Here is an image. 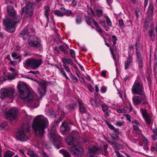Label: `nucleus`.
I'll use <instances>...</instances> for the list:
<instances>
[{"mask_svg":"<svg viewBox=\"0 0 157 157\" xmlns=\"http://www.w3.org/2000/svg\"><path fill=\"white\" fill-rule=\"evenodd\" d=\"M17 88L20 96L26 102L29 107L33 109L36 108L39 105V98L33 91H30L27 85L24 82H19Z\"/></svg>","mask_w":157,"mask_h":157,"instance_id":"nucleus-1","label":"nucleus"},{"mask_svg":"<svg viewBox=\"0 0 157 157\" xmlns=\"http://www.w3.org/2000/svg\"><path fill=\"white\" fill-rule=\"evenodd\" d=\"M49 125L47 118L45 116L39 115L33 119L32 124V128L36 136L38 137H42L44 135L45 129Z\"/></svg>","mask_w":157,"mask_h":157,"instance_id":"nucleus-2","label":"nucleus"},{"mask_svg":"<svg viewBox=\"0 0 157 157\" xmlns=\"http://www.w3.org/2000/svg\"><path fill=\"white\" fill-rule=\"evenodd\" d=\"M21 18L19 16H15L13 19L7 18L4 20L3 24L5 26L6 30L10 32L14 31L15 25L19 22Z\"/></svg>","mask_w":157,"mask_h":157,"instance_id":"nucleus-3","label":"nucleus"},{"mask_svg":"<svg viewBox=\"0 0 157 157\" xmlns=\"http://www.w3.org/2000/svg\"><path fill=\"white\" fill-rule=\"evenodd\" d=\"M42 63L41 59H26L24 63V66L26 68L30 67L33 69L38 68Z\"/></svg>","mask_w":157,"mask_h":157,"instance_id":"nucleus-4","label":"nucleus"},{"mask_svg":"<svg viewBox=\"0 0 157 157\" xmlns=\"http://www.w3.org/2000/svg\"><path fill=\"white\" fill-rule=\"evenodd\" d=\"M16 96L15 90L12 88H3L0 90V98L2 99L7 97L13 98Z\"/></svg>","mask_w":157,"mask_h":157,"instance_id":"nucleus-5","label":"nucleus"},{"mask_svg":"<svg viewBox=\"0 0 157 157\" xmlns=\"http://www.w3.org/2000/svg\"><path fill=\"white\" fill-rule=\"evenodd\" d=\"M48 136L51 141L58 149H59L60 147L59 145L61 144L60 140L61 138L57 134L56 129L54 128L53 131H51Z\"/></svg>","mask_w":157,"mask_h":157,"instance_id":"nucleus-6","label":"nucleus"},{"mask_svg":"<svg viewBox=\"0 0 157 157\" xmlns=\"http://www.w3.org/2000/svg\"><path fill=\"white\" fill-rule=\"evenodd\" d=\"M70 151L75 157H81L84 154L83 148L79 145L74 146L71 147Z\"/></svg>","mask_w":157,"mask_h":157,"instance_id":"nucleus-7","label":"nucleus"},{"mask_svg":"<svg viewBox=\"0 0 157 157\" xmlns=\"http://www.w3.org/2000/svg\"><path fill=\"white\" fill-rule=\"evenodd\" d=\"M132 90L133 94L143 95L144 93L142 85L138 82H136L134 83Z\"/></svg>","mask_w":157,"mask_h":157,"instance_id":"nucleus-8","label":"nucleus"},{"mask_svg":"<svg viewBox=\"0 0 157 157\" xmlns=\"http://www.w3.org/2000/svg\"><path fill=\"white\" fill-rule=\"evenodd\" d=\"M29 45L32 47H38L40 45L39 39L34 36H30L28 41Z\"/></svg>","mask_w":157,"mask_h":157,"instance_id":"nucleus-9","label":"nucleus"},{"mask_svg":"<svg viewBox=\"0 0 157 157\" xmlns=\"http://www.w3.org/2000/svg\"><path fill=\"white\" fill-rule=\"evenodd\" d=\"M18 113V109L16 108L11 109L6 113V117L8 120L12 121L16 118Z\"/></svg>","mask_w":157,"mask_h":157,"instance_id":"nucleus-10","label":"nucleus"},{"mask_svg":"<svg viewBox=\"0 0 157 157\" xmlns=\"http://www.w3.org/2000/svg\"><path fill=\"white\" fill-rule=\"evenodd\" d=\"M16 136L18 140L21 141H26L28 138V136L23 128H20L18 130Z\"/></svg>","mask_w":157,"mask_h":157,"instance_id":"nucleus-11","label":"nucleus"},{"mask_svg":"<svg viewBox=\"0 0 157 157\" xmlns=\"http://www.w3.org/2000/svg\"><path fill=\"white\" fill-rule=\"evenodd\" d=\"M133 102L134 105H138L140 103L144 104L147 102L146 98L145 95L141 97L135 96L132 98Z\"/></svg>","mask_w":157,"mask_h":157,"instance_id":"nucleus-12","label":"nucleus"},{"mask_svg":"<svg viewBox=\"0 0 157 157\" xmlns=\"http://www.w3.org/2000/svg\"><path fill=\"white\" fill-rule=\"evenodd\" d=\"M46 83L44 82H41L39 83L38 90L41 96L44 95L46 93Z\"/></svg>","mask_w":157,"mask_h":157,"instance_id":"nucleus-13","label":"nucleus"},{"mask_svg":"<svg viewBox=\"0 0 157 157\" xmlns=\"http://www.w3.org/2000/svg\"><path fill=\"white\" fill-rule=\"evenodd\" d=\"M70 129V126L66 122L62 123L60 128V131L63 134H65L69 132Z\"/></svg>","mask_w":157,"mask_h":157,"instance_id":"nucleus-14","label":"nucleus"},{"mask_svg":"<svg viewBox=\"0 0 157 157\" xmlns=\"http://www.w3.org/2000/svg\"><path fill=\"white\" fill-rule=\"evenodd\" d=\"M103 151L101 148H98L96 146L93 145H90L89 147V152L88 154H93L95 152L97 153H101Z\"/></svg>","mask_w":157,"mask_h":157,"instance_id":"nucleus-15","label":"nucleus"},{"mask_svg":"<svg viewBox=\"0 0 157 157\" xmlns=\"http://www.w3.org/2000/svg\"><path fill=\"white\" fill-rule=\"evenodd\" d=\"M140 112L146 123L148 124H150V118L149 114L147 113V110L146 109L141 108Z\"/></svg>","mask_w":157,"mask_h":157,"instance_id":"nucleus-16","label":"nucleus"},{"mask_svg":"<svg viewBox=\"0 0 157 157\" xmlns=\"http://www.w3.org/2000/svg\"><path fill=\"white\" fill-rule=\"evenodd\" d=\"M23 12H24L26 16L28 17H30L33 14L32 8L28 6H27L25 8H23L22 13Z\"/></svg>","mask_w":157,"mask_h":157,"instance_id":"nucleus-17","label":"nucleus"},{"mask_svg":"<svg viewBox=\"0 0 157 157\" xmlns=\"http://www.w3.org/2000/svg\"><path fill=\"white\" fill-rule=\"evenodd\" d=\"M7 11L9 15L11 16H15L16 13L13 7L12 6H9L7 7Z\"/></svg>","mask_w":157,"mask_h":157,"instance_id":"nucleus-18","label":"nucleus"},{"mask_svg":"<svg viewBox=\"0 0 157 157\" xmlns=\"http://www.w3.org/2000/svg\"><path fill=\"white\" fill-rule=\"evenodd\" d=\"M132 62V58L130 56H129L127 59V60L125 62L124 66L125 69H127L129 68V67L131 65Z\"/></svg>","mask_w":157,"mask_h":157,"instance_id":"nucleus-19","label":"nucleus"},{"mask_svg":"<svg viewBox=\"0 0 157 157\" xmlns=\"http://www.w3.org/2000/svg\"><path fill=\"white\" fill-rule=\"evenodd\" d=\"M79 107V110L80 112L84 113L86 110L85 107L83 104V102L79 99L78 100Z\"/></svg>","mask_w":157,"mask_h":157,"instance_id":"nucleus-20","label":"nucleus"},{"mask_svg":"<svg viewBox=\"0 0 157 157\" xmlns=\"http://www.w3.org/2000/svg\"><path fill=\"white\" fill-rule=\"evenodd\" d=\"M66 141L68 145H72L74 143V138L71 135H69L66 138Z\"/></svg>","mask_w":157,"mask_h":157,"instance_id":"nucleus-21","label":"nucleus"},{"mask_svg":"<svg viewBox=\"0 0 157 157\" xmlns=\"http://www.w3.org/2000/svg\"><path fill=\"white\" fill-rule=\"evenodd\" d=\"M132 124L134 129L136 131H137V132H138V131L140 132V131L138 128L139 126H140V124L138 122L136 121H135L132 122Z\"/></svg>","mask_w":157,"mask_h":157,"instance_id":"nucleus-22","label":"nucleus"},{"mask_svg":"<svg viewBox=\"0 0 157 157\" xmlns=\"http://www.w3.org/2000/svg\"><path fill=\"white\" fill-rule=\"evenodd\" d=\"M45 15L47 17L48 20V16L50 11V9L49 6H47L44 7Z\"/></svg>","mask_w":157,"mask_h":157,"instance_id":"nucleus-23","label":"nucleus"},{"mask_svg":"<svg viewBox=\"0 0 157 157\" xmlns=\"http://www.w3.org/2000/svg\"><path fill=\"white\" fill-rule=\"evenodd\" d=\"M8 125L6 122H2L0 124V129L2 130L7 128Z\"/></svg>","mask_w":157,"mask_h":157,"instance_id":"nucleus-24","label":"nucleus"},{"mask_svg":"<svg viewBox=\"0 0 157 157\" xmlns=\"http://www.w3.org/2000/svg\"><path fill=\"white\" fill-rule=\"evenodd\" d=\"M21 36L23 37V38L24 39H25V37H24V36H25L26 37H28V30L27 29H25L22 31L21 33Z\"/></svg>","mask_w":157,"mask_h":157,"instance_id":"nucleus-25","label":"nucleus"},{"mask_svg":"<svg viewBox=\"0 0 157 157\" xmlns=\"http://www.w3.org/2000/svg\"><path fill=\"white\" fill-rule=\"evenodd\" d=\"M60 153L63 154L64 157H71L70 154L66 150L61 149L59 150Z\"/></svg>","mask_w":157,"mask_h":157,"instance_id":"nucleus-26","label":"nucleus"},{"mask_svg":"<svg viewBox=\"0 0 157 157\" xmlns=\"http://www.w3.org/2000/svg\"><path fill=\"white\" fill-rule=\"evenodd\" d=\"M153 29H152V28L149 31V36L151 39L153 41L155 40V35L153 33Z\"/></svg>","mask_w":157,"mask_h":157,"instance_id":"nucleus-27","label":"nucleus"},{"mask_svg":"<svg viewBox=\"0 0 157 157\" xmlns=\"http://www.w3.org/2000/svg\"><path fill=\"white\" fill-rule=\"evenodd\" d=\"M55 14L58 17H62L65 15V13L63 12H61L59 10H56L55 11Z\"/></svg>","mask_w":157,"mask_h":157,"instance_id":"nucleus-28","label":"nucleus"},{"mask_svg":"<svg viewBox=\"0 0 157 157\" xmlns=\"http://www.w3.org/2000/svg\"><path fill=\"white\" fill-rule=\"evenodd\" d=\"M27 153L31 157H38L37 155L35 153L30 150L27 151Z\"/></svg>","mask_w":157,"mask_h":157,"instance_id":"nucleus-29","label":"nucleus"},{"mask_svg":"<svg viewBox=\"0 0 157 157\" xmlns=\"http://www.w3.org/2000/svg\"><path fill=\"white\" fill-rule=\"evenodd\" d=\"M14 154V153L11 151H8L5 153L4 157H11Z\"/></svg>","mask_w":157,"mask_h":157,"instance_id":"nucleus-30","label":"nucleus"},{"mask_svg":"<svg viewBox=\"0 0 157 157\" xmlns=\"http://www.w3.org/2000/svg\"><path fill=\"white\" fill-rule=\"evenodd\" d=\"M11 56L14 59H18L19 60V62H20L21 61V56H18L17 53H13L12 54Z\"/></svg>","mask_w":157,"mask_h":157,"instance_id":"nucleus-31","label":"nucleus"},{"mask_svg":"<svg viewBox=\"0 0 157 157\" xmlns=\"http://www.w3.org/2000/svg\"><path fill=\"white\" fill-rule=\"evenodd\" d=\"M137 57H138V59L137 60L139 61V67L140 68H142L143 65V61L142 58L140 57V56L139 54L138 55V53L137 54Z\"/></svg>","mask_w":157,"mask_h":157,"instance_id":"nucleus-32","label":"nucleus"},{"mask_svg":"<svg viewBox=\"0 0 157 157\" xmlns=\"http://www.w3.org/2000/svg\"><path fill=\"white\" fill-rule=\"evenodd\" d=\"M153 12V6L152 4H151L149 6L148 10L147 11L149 14H152Z\"/></svg>","mask_w":157,"mask_h":157,"instance_id":"nucleus-33","label":"nucleus"},{"mask_svg":"<svg viewBox=\"0 0 157 157\" xmlns=\"http://www.w3.org/2000/svg\"><path fill=\"white\" fill-rule=\"evenodd\" d=\"M61 9L62 10H63V13H65V15L67 16H69L71 13V11L70 10H66L64 8H62Z\"/></svg>","mask_w":157,"mask_h":157,"instance_id":"nucleus-34","label":"nucleus"},{"mask_svg":"<svg viewBox=\"0 0 157 157\" xmlns=\"http://www.w3.org/2000/svg\"><path fill=\"white\" fill-rule=\"evenodd\" d=\"M62 61L64 64H66V63H67L71 65L73 64L72 62L69 59H62Z\"/></svg>","mask_w":157,"mask_h":157,"instance_id":"nucleus-35","label":"nucleus"},{"mask_svg":"<svg viewBox=\"0 0 157 157\" xmlns=\"http://www.w3.org/2000/svg\"><path fill=\"white\" fill-rule=\"evenodd\" d=\"M105 17L106 19V23L107 25L109 26H112V23L109 18L107 15H105Z\"/></svg>","mask_w":157,"mask_h":157,"instance_id":"nucleus-36","label":"nucleus"},{"mask_svg":"<svg viewBox=\"0 0 157 157\" xmlns=\"http://www.w3.org/2000/svg\"><path fill=\"white\" fill-rule=\"evenodd\" d=\"M17 75V73L13 72L12 73V75H9L8 76V79L12 80L14 78V76Z\"/></svg>","mask_w":157,"mask_h":157,"instance_id":"nucleus-37","label":"nucleus"},{"mask_svg":"<svg viewBox=\"0 0 157 157\" xmlns=\"http://www.w3.org/2000/svg\"><path fill=\"white\" fill-rule=\"evenodd\" d=\"M18 151H19L20 154L23 155H24L26 151H27V149L25 147H24L23 148L21 149H19Z\"/></svg>","mask_w":157,"mask_h":157,"instance_id":"nucleus-38","label":"nucleus"},{"mask_svg":"<svg viewBox=\"0 0 157 157\" xmlns=\"http://www.w3.org/2000/svg\"><path fill=\"white\" fill-rule=\"evenodd\" d=\"M62 75L67 79H69V78L67 76L66 73L63 68L59 69Z\"/></svg>","mask_w":157,"mask_h":157,"instance_id":"nucleus-39","label":"nucleus"},{"mask_svg":"<svg viewBox=\"0 0 157 157\" xmlns=\"http://www.w3.org/2000/svg\"><path fill=\"white\" fill-rule=\"evenodd\" d=\"M86 21L88 25H90L92 22L93 19L91 18L88 17L86 18Z\"/></svg>","mask_w":157,"mask_h":157,"instance_id":"nucleus-40","label":"nucleus"},{"mask_svg":"<svg viewBox=\"0 0 157 157\" xmlns=\"http://www.w3.org/2000/svg\"><path fill=\"white\" fill-rule=\"evenodd\" d=\"M102 10L101 9L98 10H97L96 13L97 16L99 17H101L102 15Z\"/></svg>","mask_w":157,"mask_h":157,"instance_id":"nucleus-41","label":"nucleus"},{"mask_svg":"<svg viewBox=\"0 0 157 157\" xmlns=\"http://www.w3.org/2000/svg\"><path fill=\"white\" fill-rule=\"evenodd\" d=\"M70 75L71 78L72 79L74 82H78V79L75 76L73 75L71 73L70 74Z\"/></svg>","mask_w":157,"mask_h":157,"instance_id":"nucleus-42","label":"nucleus"},{"mask_svg":"<svg viewBox=\"0 0 157 157\" xmlns=\"http://www.w3.org/2000/svg\"><path fill=\"white\" fill-rule=\"evenodd\" d=\"M103 146L104 147V149L103 151L105 152V153H107V151L108 146L107 144L104 142H103Z\"/></svg>","mask_w":157,"mask_h":157,"instance_id":"nucleus-43","label":"nucleus"},{"mask_svg":"<svg viewBox=\"0 0 157 157\" xmlns=\"http://www.w3.org/2000/svg\"><path fill=\"white\" fill-rule=\"evenodd\" d=\"M63 66L65 69L66 71L68 73L70 72V74L71 73L70 71V68L68 67L67 66L66 64H63Z\"/></svg>","mask_w":157,"mask_h":157,"instance_id":"nucleus-44","label":"nucleus"},{"mask_svg":"<svg viewBox=\"0 0 157 157\" xmlns=\"http://www.w3.org/2000/svg\"><path fill=\"white\" fill-rule=\"evenodd\" d=\"M19 63V61L17 62V61H12L11 60H10V64H11L13 66H15L16 65L17 63Z\"/></svg>","mask_w":157,"mask_h":157,"instance_id":"nucleus-45","label":"nucleus"},{"mask_svg":"<svg viewBox=\"0 0 157 157\" xmlns=\"http://www.w3.org/2000/svg\"><path fill=\"white\" fill-rule=\"evenodd\" d=\"M124 122L123 121H117L116 123V125L118 126H122L124 124Z\"/></svg>","mask_w":157,"mask_h":157,"instance_id":"nucleus-46","label":"nucleus"},{"mask_svg":"<svg viewBox=\"0 0 157 157\" xmlns=\"http://www.w3.org/2000/svg\"><path fill=\"white\" fill-rule=\"evenodd\" d=\"M107 124H108L109 128L110 129L114 130L115 131H117V130H116V129L114 127V126L113 125H112L111 124H110L109 123H107Z\"/></svg>","mask_w":157,"mask_h":157,"instance_id":"nucleus-47","label":"nucleus"},{"mask_svg":"<svg viewBox=\"0 0 157 157\" xmlns=\"http://www.w3.org/2000/svg\"><path fill=\"white\" fill-rule=\"evenodd\" d=\"M82 21L81 18L80 16H78L76 19V22L77 24L80 23Z\"/></svg>","mask_w":157,"mask_h":157,"instance_id":"nucleus-48","label":"nucleus"},{"mask_svg":"<svg viewBox=\"0 0 157 157\" xmlns=\"http://www.w3.org/2000/svg\"><path fill=\"white\" fill-rule=\"evenodd\" d=\"M96 29L97 31L100 34L102 33L103 31H102L100 28L99 25L96 27Z\"/></svg>","mask_w":157,"mask_h":157,"instance_id":"nucleus-49","label":"nucleus"},{"mask_svg":"<svg viewBox=\"0 0 157 157\" xmlns=\"http://www.w3.org/2000/svg\"><path fill=\"white\" fill-rule=\"evenodd\" d=\"M117 111L119 113H124L127 112V109L122 110V109H117Z\"/></svg>","mask_w":157,"mask_h":157,"instance_id":"nucleus-50","label":"nucleus"},{"mask_svg":"<svg viewBox=\"0 0 157 157\" xmlns=\"http://www.w3.org/2000/svg\"><path fill=\"white\" fill-rule=\"evenodd\" d=\"M92 105L93 106H96L97 105V103L96 101L93 99H91L90 101Z\"/></svg>","mask_w":157,"mask_h":157,"instance_id":"nucleus-51","label":"nucleus"},{"mask_svg":"<svg viewBox=\"0 0 157 157\" xmlns=\"http://www.w3.org/2000/svg\"><path fill=\"white\" fill-rule=\"evenodd\" d=\"M110 50L111 51V52L112 56L113 58V59L114 60V61L115 62V65L116 66V56L114 54V52L112 51L111 50V49L110 48Z\"/></svg>","mask_w":157,"mask_h":157,"instance_id":"nucleus-52","label":"nucleus"},{"mask_svg":"<svg viewBox=\"0 0 157 157\" xmlns=\"http://www.w3.org/2000/svg\"><path fill=\"white\" fill-rule=\"evenodd\" d=\"M43 145L48 150H49L50 148V146L48 143H44L43 144Z\"/></svg>","mask_w":157,"mask_h":157,"instance_id":"nucleus-53","label":"nucleus"},{"mask_svg":"<svg viewBox=\"0 0 157 157\" xmlns=\"http://www.w3.org/2000/svg\"><path fill=\"white\" fill-rule=\"evenodd\" d=\"M106 89L107 88L106 87L102 86L101 89V91L102 93H104L106 92Z\"/></svg>","mask_w":157,"mask_h":157,"instance_id":"nucleus-54","label":"nucleus"},{"mask_svg":"<svg viewBox=\"0 0 157 157\" xmlns=\"http://www.w3.org/2000/svg\"><path fill=\"white\" fill-rule=\"evenodd\" d=\"M101 107L102 108V110L104 112H105L108 109V107L106 106L105 105H101Z\"/></svg>","mask_w":157,"mask_h":157,"instance_id":"nucleus-55","label":"nucleus"},{"mask_svg":"<svg viewBox=\"0 0 157 157\" xmlns=\"http://www.w3.org/2000/svg\"><path fill=\"white\" fill-rule=\"evenodd\" d=\"M28 73H32L35 75L36 77H37L39 75V73L38 71L35 72L33 71H30Z\"/></svg>","mask_w":157,"mask_h":157,"instance_id":"nucleus-56","label":"nucleus"},{"mask_svg":"<svg viewBox=\"0 0 157 157\" xmlns=\"http://www.w3.org/2000/svg\"><path fill=\"white\" fill-rule=\"evenodd\" d=\"M70 54L73 58L75 57V52L72 50H71L70 51Z\"/></svg>","mask_w":157,"mask_h":157,"instance_id":"nucleus-57","label":"nucleus"},{"mask_svg":"<svg viewBox=\"0 0 157 157\" xmlns=\"http://www.w3.org/2000/svg\"><path fill=\"white\" fill-rule=\"evenodd\" d=\"M7 78L6 76H3L0 78V80L1 82L4 81L6 80Z\"/></svg>","mask_w":157,"mask_h":157,"instance_id":"nucleus-58","label":"nucleus"},{"mask_svg":"<svg viewBox=\"0 0 157 157\" xmlns=\"http://www.w3.org/2000/svg\"><path fill=\"white\" fill-rule=\"evenodd\" d=\"M116 152L117 157H124V156L121 155L118 151H116Z\"/></svg>","mask_w":157,"mask_h":157,"instance_id":"nucleus-59","label":"nucleus"},{"mask_svg":"<svg viewBox=\"0 0 157 157\" xmlns=\"http://www.w3.org/2000/svg\"><path fill=\"white\" fill-rule=\"evenodd\" d=\"M126 117L127 120H128L129 121H131V117L128 114H126L125 115Z\"/></svg>","mask_w":157,"mask_h":157,"instance_id":"nucleus-60","label":"nucleus"},{"mask_svg":"<svg viewBox=\"0 0 157 157\" xmlns=\"http://www.w3.org/2000/svg\"><path fill=\"white\" fill-rule=\"evenodd\" d=\"M152 138L154 140H155L157 139V134H154L152 136Z\"/></svg>","mask_w":157,"mask_h":157,"instance_id":"nucleus-61","label":"nucleus"},{"mask_svg":"<svg viewBox=\"0 0 157 157\" xmlns=\"http://www.w3.org/2000/svg\"><path fill=\"white\" fill-rule=\"evenodd\" d=\"M41 155H42V157H49L45 153V152H42Z\"/></svg>","mask_w":157,"mask_h":157,"instance_id":"nucleus-62","label":"nucleus"},{"mask_svg":"<svg viewBox=\"0 0 157 157\" xmlns=\"http://www.w3.org/2000/svg\"><path fill=\"white\" fill-rule=\"evenodd\" d=\"M119 24L120 26H122L123 25V22L122 19H120L119 21Z\"/></svg>","mask_w":157,"mask_h":157,"instance_id":"nucleus-63","label":"nucleus"},{"mask_svg":"<svg viewBox=\"0 0 157 157\" xmlns=\"http://www.w3.org/2000/svg\"><path fill=\"white\" fill-rule=\"evenodd\" d=\"M106 72L105 71H102L101 73V75L104 77H105L106 75Z\"/></svg>","mask_w":157,"mask_h":157,"instance_id":"nucleus-64","label":"nucleus"}]
</instances>
